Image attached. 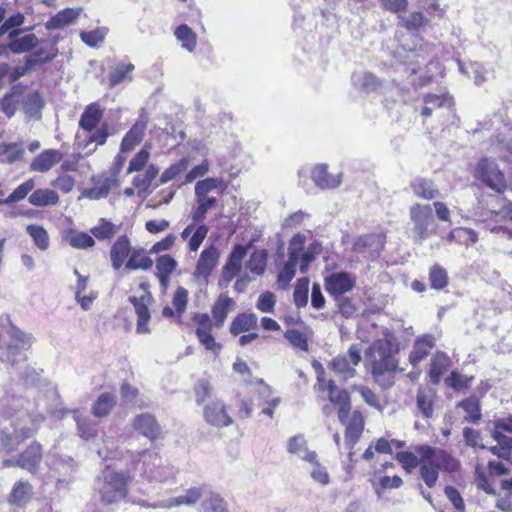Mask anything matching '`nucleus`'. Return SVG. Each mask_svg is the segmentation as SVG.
<instances>
[{"label":"nucleus","instance_id":"nucleus-1","mask_svg":"<svg viewBox=\"0 0 512 512\" xmlns=\"http://www.w3.org/2000/svg\"><path fill=\"white\" fill-rule=\"evenodd\" d=\"M44 421L42 414L31 415L26 411H18L0 425V447L14 451L20 443L30 438Z\"/></svg>","mask_w":512,"mask_h":512},{"label":"nucleus","instance_id":"nucleus-2","mask_svg":"<svg viewBox=\"0 0 512 512\" xmlns=\"http://www.w3.org/2000/svg\"><path fill=\"white\" fill-rule=\"evenodd\" d=\"M6 335L8 340L0 333V360L11 365L26 361L24 351L31 346L32 336L12 324L9 325Z\"/></svg>","mask_w":512,"mask_h":512},{"label":"nucleus","instance_id":"nucleus-3","mask_svg":"<svg viewBox=\"0 0 512 512\" xmlns=\"http://www.w3.org/2000/svg\"><path fill=\"white\" fill-rule=\"evenodd\" d=\"M378 355L372 362V375L382 386L391 384V378L398 368V361L393 355V344L390 340L381 339L374 344Z\"/></svg>","mask_w":512,"mask_h":512},{"label":"nucleus","instance_id":"nucleus-4","mask_svg":"<svg viewBox=\"0 0 512 512\" xmlns=\"http://www.w3.org/2000/svg\"><path fill=\"white\" fill-rule=\"evenodd\" d=\"M94 489L103 503H118L127 495V477L123 473L103 471L95 479Z\"/></svg>","mask_w":512,"mask_h":512},{"label":"nucleus","instance_id":"nucleus-5","mask_svg":"<svg viewBox=\"0 0 512 512\" xmlns=\"http://www.w3.org/2000/svg\"><path fill=\"white\" fill-rule=\"evenodd\" d=\"M410 218L413 222V237L416 242L427 239L435 227V219L430 204H414L410 208Z\"/></svg>","mask_w":512,"mask_h":512},{"label":"nucleus","instance_id":"nucleus-6","mask_svg":"<svg viewBox=\"0 0 512 512\" xmlns=\"http://www.w3.org/2000/svg\"><path fill=\"white\" fill-rule=\"evenodd\" d=\"M474 176L497 193H503L507 188L504 173L492 159H481L475 167Z\"/></svg>","mask_w":512,"mask_h":512},{"label":"nucleus","instance_id":"nucleus-7","mask_svg":"<svg viewBox=\"0 0 512 512\" xmlns=\"http://www.w3.org/2000/svg\"><path fill=\"white\" fill-rule=\"evenodd\" d=\"M423 102L421 115L425 118L435 113L439 119H443L453 112L454 100L448 94H427L424 96Z\"/></svg>","mask_w":512,"mask_h":512},{"label":"nucleus","instance_id":"nucleus-8","mask_svg":"<svg viewBox=\"0 0 512 512\" xmlns=\"http://www.w3.org/2000/svg\"><path fill=\"white\" fill-rule=\"evenodd\" d=\"M251 243L244 246L235 244L230 252L225 265L222 268V281L228 285L242 269V261L248 253Z\"/></svg>","mask_w":512,"mask_h":512},{"label":"nucleus","instance_id":"nucleus-9","mask_svg":"<svg viewBox=\"0 0 512 512\" xmlns=\"http://www.w3.org/2000/svg\"><path fill=\"white\" fill-rule=\"evenodd\" d=\"M33 27H26L23 29L12 30L8 34V44L6 46L14 54H22L34 49L39 39L35 34L27 33L21 36L24 32H29Z\"/></svg>","mask_w":512,"mask_h":512},{"label":"nucleus","instance_id":"nucleus-10","mask_svg":"<svg viewBox=\"0 0 512 512\" xmlns=\"http://www.w3.org/2000/svg\"><path fill=\"white\" fill-rule=\"evenodd\" d=\"M203 417L209 425L217 428L228 427L233 423L227 406L219 399L211 400L204 406Z\"/></svg>","mask_w":512,"mask_h":512},{"label":"nucleus","instance_id":"nucleus-11","mask_svg":"<svg viewBox=\"0 0 512 512\" xmlns=\"http://www.w3.org/2000/svg\"><path fill=\"white\" fill-rule=\"evenodd\" d=\"M219 257L220 252L214 245L205 248L197 261L194 276L207 282L212 271L218 265Z\"/></svg>","mask_w":512,"mask_h":512},{"label":"nucleus","instance_id":"nucleus-12","mask_svg":"<svg viewBox=\"0 0 512 512\" xmlns=\"http://www.w3.org/2000/svg\"><path fill=\"white\" fill-rule=\"evenodd\" d=\"M137 457V461L142 463L141 474L153 480L161 481L163 479L161 473V458L152 451L143 450L132 455V458Z\"/></svg>","mask_w":512,"mask_h":512},{"label":"nucleus","instance_id":"nucleus-13","mask_svg":"<svg viewBox=\"0 0 512 512\" xmlns=\"http://www.w3.org/2000/svg\"><path fill=\"white\" fill-rule=\"evenodd\" d=\"M364 430V418L362 413L359 410H355L352 412L351 419L346 424L345 429V448L349 450L348 457L352 460L353 456V448L356 443L361 438V435Z\"/></svg>","mask_w":512,"mask_h":512},{"label":"nucleus","instance_id":"nucleus-14","mask_svg":"<svg viewBox=\"0 0 512 512\" xmlns=\"http://www.w3.org/2000/svg\"><path fill=\"white\" fill-rule=\"evenodd\" d=\"M147 125V116L141 114L139 119L133 124L130 130L123 137L120 145L121 152H129L133 150L135 146L143 140Z\"/></svg>","mask_w":512,"mask_h":512},{"label":"nucleus","instance_id":"nucleus-15","mask_svg":"<svg viewBox=\"0 0 512 512\" xmlns=\"http://www.w3.org/2000/svg\"><path fill=\"white\" fill-rule=\"evenodd\" d=\"M355 281L347 272H334L325 280L326 290L330 295L343 296L354 287Z\"/></svg>","mask_w":512,"mask_h":512},{"label":"nucleus","instance_id":"nucleus-16","mask_svg":"<svg viewBox=\"0 0 512 512\" xmlns=\"http://www.w3.org/2000/svg\"><path fill=\"white\" fill-rule=\"evenodd\" d=\"M151 295L147 293L141 297L130 296L129 302L133 305L135 312L138 316L136 332L139 334L149 333L148 322L150 320V311L147 302L150 300Z\"/></svg>","mask_w":512,"mask_h":512},{"label":"nucleus","instance_id":"nucleus-17","mask_svg":"<svg viewBox=\"0 0 512 512\" xmlns=\"http://www.w3.org/2000/svg\"><path fill=\"white\" fill-rule=\"evenodd\" d=\"M42 461V447L39 443H32L17 458V466L26 469L30 473H36Z\"/></svg>","mask_w":512,"mask_h":512},{"label":"nucleus","instance_id":"nucleus-18","mask_svg":"<svg viewBox=\"0 0 512 512\" xmlns=\"http://www.w3.org/2000/svg\"><path fill=\"white\" fill-rule=\"evenodd\" d=\"M436 391L429 386H420L417 390L416 405L421 415L429 419L433 416Z\"/></svg>","mask_w":512,"mask_h":512},{"label":"nucleus","instance_id":"nucleus-19","mask_svg":"<svg viewBox=\"0 0 512 512\" xmlns=\"http://www.w3.org/2000/svg\"><path fill=\"white\" fill-rule=\"evenodd\" d=\"M134 428L150 440L156 439L160 434V426L155 417L149 413H142L135 417Z\"/></svg>","mask_w":512,"mask_h":512},{"label":"nucleus","instance_id":"nucleus-20","mask_svg":"<svg viewBox=\"0 0 512 512\" xmlns=\"http://www.w3.org/2000/svg\"><path fill=\"white\" fill-rule=\"evenodd\" d=\"M63 154L59 150L48 149L41 152L33 159L30 164V170L37 172H47L55 164L62 160Z\"/></svg>","mask_w":512,"mask_h":512},{"label":"nucleus","instance_id":"nucleus-21","mask_svg":"<svg viewBox=\"0 0 512 512\" xmlns=\"http://www.w3.org/2000/svg\"><path fill=\"white\" fill-rule=\"evenodd\" d=\"M435 346V338L430 334H425L416 338L413 349L409 355V361L413 366H416L425 357H427Z\"/></svg>","mask_w":512,"mask_h":512},{"label":"nucleus","instance_id":"nucleus-22","mask_svg":"<svg viewBox=\"0 0 512 512\" xmlns=\"http://www.w3.org/2000/svg\"><path fill=\"white\" fill-rule=\"evenodd\" d=\"M130 251L131 243L129 238L126 235L118 237L110 250L111 264L115 270H119L122 267Z\"/></svg>","mask_w":512,"mask_h":512},{"label":"nucleus","instance_id":"nucleus-23","mask_svg":"<svg viewBox=\"0 0 512 512\" xmlns=\"http://www.w3.org/2000/svg\"><path fill=\"white\" fill-rule=\"evenodd\" d=\"M326 164L317 165L312 171V179L320 189H332L341 184L342 174L333 176L328 173Z\"/></svg>","mask_w":512,"mask_h":512},{"label":"nucleus","instance_id":"nucleus-24","mask_svg":"<svg viewBox=\"0 0 512 512\" xmlns=\"http://www.w3.org/2000/svg\"><path fill=\"white\" fill-rule=\"evenodd\" d=\"M81 14V8H65L52 16L46 23L47 30L62 29L74 22Z\"/></svg>","mask_w":512,"mask_h":512},{"label":"nucleus","instance_id":"nucleus-25","mask_svg":"<svg viewBox=\"0 0 512 512\" xmlns=\"http://www.w3.org/2000/svg\"><path fill=\"white\" fill-rule=\"evenodd\" d=\"M102 117L103 111L100 108V105L98 103H91L86 106L82 113L79 120V126L87 132H92L97 128Z\"/></svg>","mask_w":512,"mask_h":512},{"label":"nucleus","instance_id":"nucleus-26","mask_svg":"<svg viewBox=\"0 0 512 512\" xmlns=\"http://www.w3.org/2000/svg\"><path fill=\"white\" fill-rule=\"evenodd\" d=\"M410 187L413 193L420 198L432 200L440 195L435 183L423 177H416L411 181Z\"/></svg>","mask_w":512,"mask_h":512},{"label":"nucleus","instance_id":"nucleus-27","mask_svg":"<svg viewBox=\"0 0 512 512\" xmlns=\"http://www.w3.org/2000/svg\"><path fill=\"white\" fill-rule=\"evenodd\" d=\"M353 85L360 90L370 93L379 91L383 82L370 72L355 73L352 76Z\"/></svg>","mask_w":512,"mask_h":512},{"label":"nucleus","instance_id":"nucleus-28","mask_svg":"<svg viewBox=\"0 0 512 512\" xmlns=\"http://www.w3.org/2000/svg\"><path fill=\"white\" fill-rule=\"evenodd\" d=\"M233 304V300L226 294H220L216 302L214 303L211 313L214 318V326L220 328L223 326L229 307Z\"/></svg>","mask_w":512,"mask_h":512},{"label":"nucleus","instance_id":"nucleus-29","mask_svg":"<svg viewBox=\"0 0 512 512\" xmlns=\"http://www.w3.org/2000/svg\"><path fill=\"white\" fill-rule=\"evenodd\" d=\"M44 100L38 92L28 93L23 101V110L27 117L40 119Z\"/></svg>","mask_w":512,"mask_h":512},{"label":"nucleus","instance_id":"nucleus-30","mask_svg":"<svg viewBox=\"0 0 512 512\" xmlns=\"http://www.w3.org/2000/svg\"><path fill=\"white\" fill-rule=\"evenodd\" d=\"M257 327V316L254 313H243L236 316L231 325L230 333L237 336L240 333L247 332Z\"/></svg>","mask_w":512,"mask_h":512},{"label":"nucleus","instance_id":"nucleus-31","mask_svg":"<svg viewBox=\"0 0 512 512\" xmlns=\"http://www.w3.org/2000/svg\"><path fill=\"white\" fill-rule=\"evenodd\" d=\"M28 201L38 207L55 205L59 201V195L51 189H37L30 194Z\"/></svg>","mask_w":512,"mask_h":512},{"label":"nucleus","instance_id":"nucleus-32","mask_svg":"<svg viewBox=\"0 0 512 512\" xmlns=\"http://www.w3.org/2000/svg\"><path fill=\"white\" fill-rule=\"evenodd\" d=\"M116 404V398L111 393L99 395L92 407V413L96 417H106Z\"/></svg>","mask_w":512,"mask_h":512},{"label":"nucleus","instance_id":"nucleus-33","mask_svg":"<svg viewBox=\"0 0 512 512\" xmlns=\"http://www.w3.org/2000/svg\"><path fill=\"white\" fill-rule=\"evenodd\" d=\"M32 486L27 481L15 483L11 492V502L18 506H24L32 497Z\"/></svg>","mask_w":512,"mask_h":512},{"label":"nucleus","instance_id":"nucleus-34","mask_svg":"<svg viewBox=\"0 0 512 512\" xmlns=\"http://www.w3.org/2000/svg\"><path fill=\"white\" fill-rule=\"evenodd\" d=\"M457 407H461L465 412V421L470 423H478L481 418V409L479 400L476 397H469L457 404Z\"/></svg>","mask_w":512,"mask_h":512},{"label":"nucleus","instance_id":"nucleus-35","mask_svg":"<svg viewBox=\"0 0 512 512\" xmlns=\"http://www.w3.org/2000/svg\"><path fill=\"white\" fill-rule=\"evenodd\" d=\"M201 495V490L199 488L193 487L188 489L184 495L174 497L161 504L160 506L164 508H171L180 505H193L200 499Z\"/></svg>","mask_w":512,"mask_h":512},{"label":"nucleus","instance_id":"nucleus-36","mask_svg":"<svg viewBox=\"0 0 512 512\" xmlns=\"http://www.w3.org/2000/svg\"><path fill=\"white\" fill-rule=\"evenodd\" d=\"M119 229L120 225H116L105 218H100L98 225L91 229V233L98 240H107L113 238Z\"/></svg>","mask_w":512,"mask_h":512},{"label":"nucleus","instance_id":"nucleus-37","mask_svg":"<svg viewBox=\"0 0 512 512\" xmlns=\"http://www.w3.org/2000/svg\"><path fill=\"white\" fill-rule=\"evenodd\" d=\"M267 257L268 254L265 249L254 250L246 263L247 269H249L253 274L262 275L266 269Z\"/></svg>","mask_w":512,"mask_h":512},{"label":"nucleus","instance_id":"nucleus-38","mask_svg":"<svg viewBox=\"0 0 512 512\" xmlns=\"http://www.w3.org/2000/svg\"><path fill=\"white\" fill-rule=\"evenodd\" d=\"M74 414V420L77 424L78 435L86 440L92 439L97 435V428L92 421L78 413V410L72 411Z\"/></svg>","mask_w":512,"mask_h":512},{"label":"nucleus","instance_id":"nucleus-39","mask_svg":"<svg viewBox=\"0 0 512 512\" xmlns=\"http://www.w3.org/2000/svg\"><path fill=\"white\" fill-rule=\"evenodd\" d=\"M24 153L22 146L18 143L0 144V162L14 163L19 160Z\"/></svg>","mask_w":512,"mask_h":512},{"label":"nucleus","instance_id":"nucleus-40","mask_svg":"<svg viewBox=\"0 0 512 512\" xmlns=\"http://www.w3.org/2000/svg\"><path fill=\"white\" fill-rule=\"evenodd\" d=\"M428 22V18L419 11H414L401 17L402 26L411 32H418L420 28L427 25Z\"/></svg>","mask_w":512,"mask_h":512},{"label":"nucleus","instance_id":"nucleus-41","mask_svg":"<svg viewBox=\"0 0 512 512\" xmlns=\"http://www.w3.org/2000/svg\"><path fill=\"white\" fill-rule=\"evenodd\" d=\"M135 66L132 63L129 64H118L110 72V87H115L125 80H131V74L134 71Z\"/></svg>","mask_w":512,"mask_h":512},{"label":"nucleus","instance_id":"nucleus-42","mask_svg":"<svg viewBox=\"0 0 512 512\" xmlns=\"http://www.w3.org/2000/svg\"><path fill=\"white\" fill-rule=\"evenodd\" d=\"M26 231L40 250L45 251L48 249L49 237L44 227L30 224L26 227Z\"/></svg>","mask_w":512,"mask_h":512},{"label":"nucleus","instance_id":"nucleus-43","mask_svg":"<svg viewBox=\"0 0 512 512\" xmlns=\"http://www.w3.org/2000/svg\"><path fill=\"white\" fill-rule=\"evenodd\" d=\"M297 264L298 261L295 260L294 256L288 257V260L284 263L277 277L280 288L285 289L294 278Z\"/></svg>","mask_w":512,"mask_h":512},{"label":"nucleus","instance_id":"nucleus-44","mask_svg":"<svg viewBox=\"0 0 512 512\" xmlns=\"http://www.w3.org/2000/svg\"><path fill=\"white\" fill-rule=\"evenodd\" d=\"M330 368L345 380L353 378L356 374L355 368L350 365L349 360L345 356L334 358L330 363Z\"/></svg>","mask_w":512,"mask_h":512},{"label":"nucleus","instance_id":"nucleus-45","mask_svg":"<svg viewBox=\"0 0 512 512\" xmlns=\"http://www.w3.org/2000/svg\"><path fill=\"white\" fill-rule=\"evenodd\" d=\"M177 40L182 42V47L192 52L196 47V35L186 24L178 26L175 30Z\"/></svg>","mask_w":512,"mask_h":512},{"label":"nucleus","instance_id":"nucleus-46","mask_svg":"<svg viewBox=\"0 0 512 512\" xmlns=\"http://www.w3.org/2000/svg\"><path fill=\"white\" fill-rule=\"evenodd\" d=\"M322 252V244L321 242L314 240L311 242L306 250L302 254L301 264H300V272L306 273L308 271L309 265L316 259L318 255Z\"/></svg>","mask_w":512,"mask_h":512},{"label":"nucleus","instance_id":"nucleus-47","mask_svg":"<svg viewBox=\"0 0 512 512\" xmlns=\"http://www.w3.org/2000/svg\"><path fill=\"white\" fill-rule=\"evenodd\" d=\"M439 469L440 465L436 464V462L420 464V475L428 487L432 488L435 486L439 477Z\"/></svg>","mask_w":512,"mask_h":512},{"label":"nucleus","instance_id":"nucleus-48","mask_svg":"<svg viewBox=\"0 0 512 512\" xmlns=\"http://www.w3.org/2000/svg\"><path fill=\"white\" fill-rule=\"evenodd\" d=\"M224 180L222 178H205L195 184V196H206L210 192L223 187Z\"/></svg>","mask_w":512,"mask_h":512},{"label":"nucleus","instance_id":"nucleus-49","mask_svg":"<svg viewBox=\"0 0 512 512\" xmlns=\"http://www.w3.org/2000/svg\"><path fill=\"white\" fill-rule=\"evenodd\" d=\"M448 359L444 354H437L432 358L430 365V377L433 383H438L440 377L446 372Z\"/></svg>","mask_w":512,"mask_h":512},{"label":"nucleus","instance_id":"nucleus-50","mask_svg":"<svg viewBox=\"0 0 512 512\" xmlns=\"http://www.w3.org/2000/svg\"><path fill=\"white\" fill-rule=\"evenodd\" d=\"M158 172H159L158 168L154 164H151L147 168L144 175H136L133 178L132 183L140 191H146L150 187L152 181L158 175Z\"/></svg>","mask_w":512,"mask_h":512},{"label":"nucleus","instance_id":"nucleus-51","mask_svg":"<svg viewBox=\"0 0 512 512\" xmlns=\"http://www.w3.org/2000/svg\"><path fill=\"white\" fill-rule=\"evenodd\" d=\"M308 285L309 281L307 278H301L297 280L293 299L294 303L298 308L305 307L308 303Z\"/></svg>","mask_w":512,"mask_h":512},{"label":"nucleus","instance_id":"nucleus-52","mask_svg":"<svg viewBox=\"0 0 512 512\" xmlns=\"http://www.w3.org/2000/svg\"><path fill=\"white\" fill-rule=\"evenodd\" d=\"M189 166L188 158H182L178 162L167 168L160 177V183L165 184L173 180L177 175L187 170Z\"/></svg>","mask_w":512,"mask_h":512},{"label":"nucleus","instance_id":"nucleus-53","mask_svg":"<svg viewBox=\"0 0 512 512\" xmlns=\"http://www.w3.org/2000/svg\"><path fill=\"white\" fill-rule=\"evenodd\" d=\"M195 401L197 405H202L213 394V387L206 379H200L194 386Z\"/></svg>","mask_w":512,"mask_h":512},{"label":"nucleus","instance_id":"nucleus-54","mask_svg":"<svg viewBox=\"0 0 512 512\" xmlns=\"http://www.w3.org/2000/svg\"><path fill=\"white\" fill-rule=\"evenodd\" d=\"M429 280L432 288L440 290L447 286L448 276L445 269L439 265H434L429 274Z\"/></svg>","mask_w":512,"mask_h":512},{"label":"nucleus","instance_id":"nucleus-55","mask_svg":"<svg viewBox=\"0 0 512 512\" xmlns=\"http://www.w3.org/2000/svg\"><path fill=\"white\" fill-rule=\"evenodd\" d=\"M25 16L21 12H17L8 18H4L0 23V36H4L6 33L9 34L10 31L20 29L19 27L24 23Z\"/></svg>","mask_w":512,"mask_h":512},{"label":"nucleus","instance_id":"nucleus-56","mask_svg":"<svg viewBox=\"0 0 512 512\" xmlns=\"http://www.w3.org/2000/svg\"><path fill=\"white\" fill-rule=\"evenodd\" d=\"M89 133L90 135L85 143V148H88L90 144L95 143L94 148L91 149V152H93L96 150L98 145H103L106 142L109 136V127L107 124H103L98 129H94Z\"/></svg>","mask_w":512,"mask_h":512},{"label":"nucleus","instance_id":"nucleus-57","mask_svg":"<svg viewBox=\"0 0 512 512\" xmlns=\"http://www.w3.org/2000/svg\"><path fill=\"white\" fill-rule=\"evenodd\" d=\"M106 34V28H97L92 31H82L80 38L87 46L95 47L104 41Z\"/></svg>","mask_w":512,"mask_h":512},{"label":"nucleus","instance_id":"nucleus-58","mask_svg":"<svg viewBox=\"0 0 512 512\" xmlns=\"http://www.w3.org/2000/svg\"><path fill=\"white\" fill-rule=\"evenodd\" d=\"M212 330H196L195 334L199 340V342L209 351L218 354L222 348L220 343L215 341L213 337Z\"/></svg>","mask_w":512,"mask_h":512},{"label":"nucleus","instance_id":"nucleus-59","mask_svg":"<svg viewBox=\"0 0 512 512\" xmlns=\"http://www.w3.org/2000/svg\"><path fill=\"white\" fill-rule=\"evenodd\" d=\"M35 187L33 179H29L26 182L20 184L7 198L6 204H11L24 199Z\"/></svg>","mask_w":512,"mask_h":512},{"label":"nucleus","instance_id":"nucleus-60","mask_svg":"<svg viewBox=\"0 0 512 512\" xmlns=\"http://www.w3.org/2000/svg\"><path fill=\"white\" fill-rule=\"evenodd\" d=\"M395 459L402 465L407 473H411L420 463L417 456L408 451H401L396 453Z\"/></svg>","mask_w":512,"mask_h":512},{"label":"nucleus","instance_id":"nucleus-61","mask_svg":"<svg viewBox=\"0 0 512 512\" xmlns=\"http://www.w3.org/2000/svg\"><path fill=\"white\" fill-rule=\"evenodd\" d=\"M284 337L287 341H289V343L302 350V351H307L308 350V341H307V338L306 336L300 332L299 330L297 329H288L285 333H284Z\"/></svg>","mask_w":512,"mask_h":512},{"label":"nucleus","instance_id":"nucleus-62","mask_svg":"<svg viewBox=\"0 0 512 512\" xmlns=\"http://www.w3.org/2000/svg\"><path fill=\"white\" fill-rule=\"evenodd\" d=\"M153 266V260L148 256L138 257L134 252L126 263V268L129 270H148Z\"/></svg>","mask_w":512,"mask_h":512},{"label":"nucleus","instance_id":"nucleus-63","mask_svg":"<svg viewBox=\"0 0 512 512\" xmlns=\"http://www.w3.org/2000/svg\"><path fill=\"white\" fill-rule=\"evenodd\" d=\"M203 512H228L224 500L217 494H212L202 503Z\"/></svg>","mask_w":512,"mask_h":512},{"label":"nucleus","instance_id":"nucleus-64","mask_svg":"<svg viewBox=\"0 0 512 512\" xmlns=\"http://www.w3.org/2000/svg\"><path fill=\"white\" fill-rule=\"evenodd\" d=\"M352 390L358 392L363 400L371 407L380 409L381 405L376 394L368 387L363 385H353Z\"/></svg>","mask_w":512,"mask_h":512}]
</instances>
